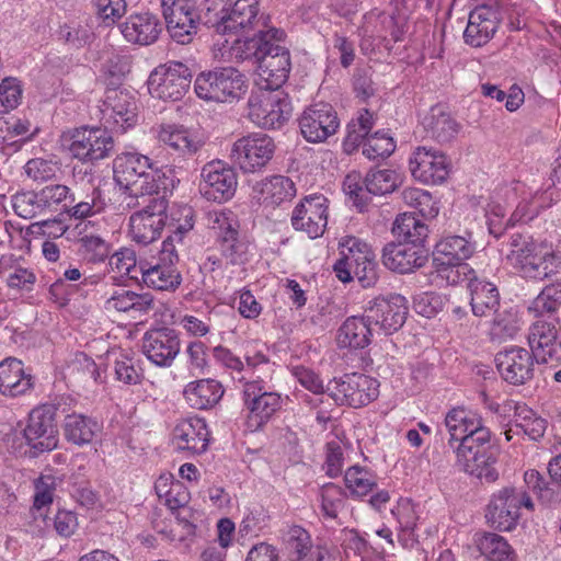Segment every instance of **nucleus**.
<instances>
[{"label": "nucleus", "mask_w": 561, "mask_h": 561, "mask_svg": "<svg viewBox=\"0 0 561 561\" xmlns=\"http://www.w3.org/2000/svg\"><path fill=\"white\" fill-rule=\"evenodd\" d=\"M366 312L360 317H348L337 330L336 341L340 347L362 350L371 342L376 332L371 321H366Z\"/></svg>", "instance_id": "38"}, {"label": "nucleus", "mask_w": 561, "mask_h": 561, "mask_svg": "<svg viewBox=\"0 0 561 561\" xmlns=\"http://www.w3.org/2000/svg\"><path fill=\"white\" fill-rule=\"evenodd\" d=\"M22 87L18 79L8 77L0 83V106L2 112L8 113L15 108L21 101Z\"/></svg>", "instance_id": "64"}, {"label": "nucleus", "mask_w": 561, "mask_h": 561, "mask_svg": "<svg viewBox=\"0 0 561 561\" xmlns=\"http://www.w3.org/2000/svg\"><path fill=\"white\" fill-rule=\"evenodd\" d=\"M199 99L215 102H233L247 91L244 76L232 67L202 72L194 82Z\"/></svg>", "instance_id": "8"}, {"label": "nucleus", "mask_w": 561, "mask_h": 561, "mask_svg": "<svg viewBox=\"0 0 561 561\" xmlns=\"http://www.w3.org/2000/svg\"><path fill=\"white\" fill-rule=\"evenodd\" d=\"M98 431V422L87 415L72 413L65 417L64 434L72 444L78 446L90 444Z\"/></svg>", "instance_id": "45"}, {"label": "nucleus", "mask_w": 561, "mask_h": 561, "mask_svg": "<svg viewBox=\"0 0 561 561\" xmlns=\"http://www.w3.org/2000/svg\"><path fill=\"white\" fill-rule=\"evenodd\" d=\"M469 274L473 275L467 284L472 313L476 317H490L501 307L499 289L493 283L477 277L474 271L469 270Z\"/></svg>", "instance_id": "35"}, {"label": "nucleus", "mask_w": 561, "mask_h": 561, "mask_svg": "<svg viewBox=\"0 0 561 561\" xmlns=\"http://www.w3.org/2000/svg\"><path fill=\"white\" fill-rule=\"evenodd\" d=\"M501 23V13L491 5L474 8L468 18L463 32V41L471 47H481L489 43L496 33Z\"/></svg>", "instance_id": "27"}, {"label": "nucleus", "mask_w": 561, "mask_h": 561, "mask_svg": "<svg viewBox=\"0 0 561 561\" xmlns=\"http://www.w3.org/2000/svg\"><path fill=\"white\" fill-rule=\"evenodd\" d=\"M260 0H237L230 9L226 23L221 27V34L250 31L267 26L268 18L259 15Z\"/></svg>", "instance_id": "34"}, {"label": "nucleus", "mask_w": 561, "mask_h": 561, "mask_svg": "<svg viewBox=\"0 0 561 561\" xmlns=\"http://www.w3.org/2000/svg\"><path fill=\"white\" fill-rule=\"evenodd\" d=\"M477 547L486 561H515V552L505 538L485 533L477 540Z\"/></svg>", "instance_id": "47"}, {"label": "nucleus", "mask_w": 561, "mask_h": 561, "mask_svg": "<svg viewBox=\"0 0 561 561\" xmlns=\"http://www.w3.org/2000/svg\"><path fill=\"white\" fill-rule=\"evenodd\" d=\"M401 183V175L391 169H371L365 178L366 190L374 195L392 193Z\"/></svg>", "instance_id": "51"}, {"label": "nucleus", "mask_w": 561, "mask_h": 561, "mask_svg": "<svg viewBox=\"0 0 561 561\" xmlns=\"http://www.w3.org/2000/svg\"><path fill=\"white\" fill-rule=\"evenodd\" d=\"M75 197L76 201L73 203L70 199L62 202V206L71 218L84 219L100 214L105 208V202L102 199L101 192L98 188H93L82 201H79L76 194Z\"/></svg>", "instance_id": "52"}, {"label": "nucleus", "mask_w": 561, "mask_h": 561, "mask_svg": "<svg viewBox=\"0 0 561 561\" xmlns=\"http://www.w3.org/2000/svg\"><path fill=\"white\" fill-rule=\"evenodd\" d=\"M232 0H204L203 2V18L205 24L214 27L217 33H221V27L226 24L231 9Z\"/></svg>", "instance_id": "61"}, {"label": "nucleus", "mask_w": 561, "mask_h": 561, "mask_svg": "<svg viewBox=\"0 0 561 561\" xmlns=\"http://www.w3.org/2000/svg\"><path fill=\"white\" fill-rule=\"evenodd\" d=\"M157 138L170 156L181 160L194 157L204 145L195 133L183 125L176 124L160 125L157 130Z\"/></svg>", "instance_id": "26"}, {"label": "nucleus", "mask_w": 561, "mask_h": 561, "mask_svg": "<svg viewBox=\"0 0 561 561\" xmlns=\"http://www.w3.org/2000/svg\"><path fill=\"white\" fill-rule=\"evenodd\" d=\"M476 251V244L471 240V234L447 236L442 238L435 245L434 262L436 265L457 266V273L468 270L467 264H461L468 260Z\"/></svg>", "instance_id": "32"}, {"label": "nucleus", "mask_w": 561, "mask_h": 561, "mask_svg": "<svg viewBox=\"0 0 561 561\" xmlns=\"http://www.w3.org/2000/svg\"><path fill=\"white\" fill-rule=\"evenodd\" d=\"M58 481L59 479L50 473L41 474L34 481V503L31 508L34 518L42 517L45 522L46 516L44 510L53 503Z\"/></svg>", "instance_id": "50"}, {"label": "nucleus", "mask_w": 561, "mask_h": 561, "mask_svg": "<svg viewBox=\"0 0 561 561\" xmlns=\"http://www.w3.org/2000/svg\"><path fill=\"white\" fill-rule=\"evenodd\" d=\"M422 124L428 136L438 142L451 140L459 130L456 121L438 105L431 107Z\"/></svg>", "instance_id": "43"}, {"label": "nucleus", "mask_w": 561, "mask_h": 561, "mask_svg": "<svg viewBox=\"0 0 561 561\" xmlns=\"http://www.w3.org/2000/svg\"><path fill=\"white\" fill-rule=\"evenodd\" d=\"M340 247L342 249L341 259L334 263L333 271L341 282L348 283L353 279L352 272L374 256L375 253L365 241L356 237L343 238Z\"/></svg>", "instance_id": "31"}, {"label": "nucleus", "mask_w": 561, "mask_h": 561, "mask_svg": "<svg viewBox=\"0 0 561 561\" xmlns=\"http://www.w3.org/2000/svg\"><path fill=\"white\" fill-rule=\"evenodd\" d=\"M329 199L322 194L305 196L293 210L291 225L310 238L321 237L328 225Z\"/></svg>", "instance_id": "18"}, {"label": "nucleus", "mask_w": 561, "mask_h": 561, "mask_svg": "<svg viewBox=\"0 0 561 561\" xmlns=\"http://www.w3.org/2000/svg\"><path fill=\"white\" fill-rule=\"evenodd\" d=\"M248 106L251 122L266 129L282 127L291 114V105L284 91L261 85L251 93Z\"/></svg>", "instance_id": "7"}, {"label": "nucleus", "mask_w": 561, "mask_h": 561, "mask_svg": "<svg viewBox=\"0 0 561 561\" xmlns=\"http://www.w3.org/2000/svg\"><path fill=\"white\" fill-rule=\"evenodd\" d=\"M444 425L449 435L448 446L453 450L456 448L455 444H463L477 433L490 431L483 426L480 416L463 407L450 409L445 416Z\"/></svg>", "instance_id": "30"}, {"label": "nucleus", "mask_w": 561, "mask_h": 561, "mask_svg": "<svg viewBox=\"0 0 561 561\" xmlns=\"http://www.w3.org/2000/svg\"><path fill=\"white\" fill-rule=\"evenodd\" d=\"M140 210L129 217V236L139 245L157 241L167 224L168 201L164 196L147 198Z\"/></svg>", "instance_id": "11"}, {"label": "nucleus", "mask_w": 561, "mask_h": 561, "mask_svg": "<svg viewBox=\"0 0 561 561\" xmlns=\"http://www.w3.org/2000/svg\"><path fill=\"white\" fill-rule=\"evenodd\" d=\"M327 392L339 405L358 409L378 398L379 382L364 374H346L331 380L327 386Z\"/></svg>", "instance_id": "10"}, {"label": "nucleus", "mask_w": 561, "mask_h": 561, "mask_svg": "<svg viewBox=\"0 0 561 561\" xmlns=\"http://www.w3.org/2000/svg\"><path fill=\"white\" fill-rule=\"evenodd\" d=\"M522 507L534 510V503L528 493L515 486H505L492 494L485 517L492 527L501 531H510L517 525Z\"/></svg>", "instance_id": "9"}, {"label": "nucleus", "mask_w": 561, "mask_h": 561, "mask_svg": "<svg viewBox=\"0 0 561 561\" xmlns=\"http://www.w3.org/2000/svg\"><path fill=\"white\" fill-rule=\"evenodd\" d=\"M3 131L5 139L3 142L8 145L24 144L32 139L34 133H30L31 123L27 119L11 118L5 121L3 118Z\"/></svg>", "instance_id": "63"}, {"label": "nucleus", "mask_w": 561, "mask_h": 561, "mask_svg": "<svg viewBox=\"0 0 561 561\" xmlns=\"http://www.w3.org/2000/svg\"><path fill=\"white\" fill-rule=\"evenodd\" d=\"M284 546L289 561H305L316 548L310 534L300 526H291L286 531Z\"/></svg>", "instance_id": "46"}, {"label": "nucleus", "mask_w": 561, "mask_h": 561, "mask_svg": "<svg viewBox=\"0 0 561 561\" xmlns=\"http://www.w3.org/2000/svg\"><path fill=\"white\" fill-rule=\"evenodd\" d=\"M172 436L176 449L192 454L206 451L209 443L207 425L199 417L181 420L173 428Z\"/></svg>", "instance_id": "33"}, {"label": "nucleus", "mask_w": 561, "mask_h": 561, "mask_svg": "<svg viewBox=\"0 0 561 561\" xmlns=\"http://www.w3.org/2000/svg\"><path fill=\"white\" fill-rule=\"evenodd\" d=\"M528 344L537 363H553L558 345V330L554 324L536 321L529 328Z\"/></svg>", "instance_id": "37"}, {"label": "nucleus", "mask_w": 561, "mask_h": 561, "mask_svg": "<svg viewBox=\"0 0 561 561\" xmlns=\"http://www.w3.org/2000/svg\"><path fill=\"white\" fill-rule=\"evenodd\" d=\"M141 264L137 263L136 252L130 248H123L110 256L108 265L112 272L121 277L139 282Z\"/></svg>", "instance_id": "54"}, {"label": "nucleus", "mask_w": 561, "mask_h": 561, "mask_svg": "<svg viewBox=\"0 0 561 561\" xmlns=\"http://www.w3.org/2000/svg\"><path fill=\"white\" fill-rule=\"evenodd\" d=\"M367 319L371 321L375 329L385 334L398 331L405 322L408 314V301L399 295L378 297L366 309Z\"/></svg>", "instance_id": "22"}, {"label": "nucleus", "mask_w": 561, "mask_h": 561, "mask_svg": "<svg viewBox=\"0 0 561 561\" xmlns=\"http://www.w3.org/2000/svg\"><path fill=\"white\" fill-rule=\"evenodd\" d=\"M507 263L520 277L541 282L561 271V251L545 239L528 233H512L505 254Z\"/></svg>", "instance_id": "3"}, {"label": "nucleus", "mask_w": 561, "mask_h": 561, "mask_svg": "<svg viewBox=\"0 0 561 561\" xmlns=\"http://www.w3.org/2000/svg\"><path fill=\"white\" fill-rule=\"evenodd\" d=\"M344 481L351 494L356 496L368 494L377 485L375 474L359 466L350 467L345 472Z\"/></svg>", "instance_id": "57"}, {"label": "nucleus", "mask_w": 561, "mask_h": 561, "mask_svg": "<svg viewBox=\"0 0 561 561\" xmlns=\"http://www.w3.org/2000/svg\"><path fill=\"white\" fill-rule=\"evenodd\" d=\"M55 404L45 403L34 408L23 430V437L28 447L25 455L30 458H37L58 446V428L56 424Z\"/></svg>", "instance_id": "5"}, {"label": "nucleus", "mask_w": 561, "mask_h": 561, "mask_svg": "<svg viewBox=\"0 0 561 561\" xmlns=\"http://www.w3.org/2000/svg\"><path fill=\"white\" fill-rule=\"evenodd\" d=\"M183 396L186 402L197 410H206L215 407L224 396L220 382L214 379H202L188 383Z\"/></svg>", "instance_id": "41"}, {"label": "nucleus", "mask_w": 561, "mask_h": 561, "mask_svg": "<svg viewBox=\"0 0 561 561\" xmlns=\"http://www.w3.org/2000/svg\"><path fill=\"white\" fill-rule=\"evenodd\" d=\"M524 481L529 491L535 493L543 505H552L561 501V493L553 488L537 470H527Z\"/></svg>", "instance_id": "56"}, {"label": "nucleus", "mask_w": 561, "mask_h": 561, "mask_svg": "<svg viewBox=\"0 0 561 561\" xmlns=\"http://www.w3.org/2000/svg\"><path fill=\"white\" fill-rule=\"evenodd\" d=\"M176 264L160 261V259L156 264L144 263L141 264L139 282L157 290H175L182 280Z\"/></svg>", "instance_id": "39"}, {"label": "nucleus", "mask_w": 561, "mask_h": 561, "mask_svg": "<svg viewBox=\"0 0 561 561\" xmlns=\"http://www.w3.org/2000/svg\"><path fill=\"white\" fill-rule=\"evenodd\" d=\"M58 171L57 163L53 160L34 158L24 165L25 175L34 182H46L56 176Z\"/></svg>", "instance_id": "62"}, {"label": "nucleus", "mask_w": 561, "mask_h": 561, "mask_svg": "<svg viewBox=\"0 0 561 561\" xmlns=\"http://www.w3.org/2000/svg\"><path fill=\"white\" fill-rule=\"evenodd\" d=\"M238 228V220L231 211L215 214L214 229H218L221 255L231 265L242 263L247 253V244L239 239Z\"/></svg>", "instance_id": "28"}, {"label": "nucleus", "mask_w": 561, "mask_h": 561, "mask_svg": "<svg viewBox=\"0 0 561 561\" xmlns=\"http://www.w3.org/2000/svg\"><path fill=\"white\" fill-rule=\"evenodd\" d=\"M161 7L170 36L182 45L191 43L201 19L196 1L161 0Z\"/></svg>", "instance_id": "14"}, {"label": "nucleus", "mask_w": 561, "mask_h": 561, "mask_svg": "<svg viewBox=\"0 0 561 561\" xmlns=\"http://www.w3.org/2000/svg\"><path fill=\"white\" fill-rule=\"evenodd\" d=\"M561 307V282L543 287L531 301L528 310L535 316H545L557 312Z\"/></svg>", "instance_id": "55"}, {"label": "nucleus", "mask_w": 561, "mask_h": 561, "mask_svg": "<svg viewBox=\"0 0 561 561\" xmlns=\"http://www.w3.org/2000/svg\"><path fill=\"white\" fill-rule=\"evenodd\" d=\"M192 80L188 67L180 61H170L158 66L148 79L151 96L163 101L181 100L187 92Z\"/></svg>", "instance_id": "13"}, {"label": "nucleus", "mask_w": 561, "mask_h": 561, "mask_svg": "<svg viewBox=\"0 0 561 561\" xmlns=\"http://www.w3.org/2000/svg\"><path fill=\"white\" fill-rule=\"evenodd\" d=\"M392 232L397 237L398 242L427 245L428 227L414 213L399 215L393 222Z\"/></svg>", "instance_id": "42"}, {"label": "nucleus", "mask_w": 561, "mask_h": 561, "mask_svg": "<svg viewBox=\"0 0 561 561\" xmlns=\"http://www.w3.org/2000/svg\"><path fill=\"white\" fill-rule=\"evenodd\" d=\"M409 168L414 180L424 184H440L448 178L450 163L443 152L417 147L409 159Z\"/></svg>", "instance_id": "23"}, {"label": "nucleus", "mask_w": 561, "mask_h": 561, "mask_svg": "<svg viewBox=\"0 0 561 561\" xmlns=\"http://www.w3.org/2000/svg\"><path fill=\"white\" fill-rule=\"evenodd\" d=\"M253 191L259 195L262 204L271 207L290 202L297 193L295 183L284 175L266 178L257 182Z\"/></svg>", "instance_id": "40"}, {"label": "nucleus", "mask_w": 561, "mask_h": 561, "mask_svg": "<svg viewBox=\"0 0 561 561\" xmlns=\"http://www.w3.org/2000/svg\"><path fill=\"white\" fill-rule=\"evenodd\" d=\"M275 149L272 137L264 133H252L233 142L230 158L244 173H256L268 164Z\"/></svg>", "instance_id": "12"}, {"label": "nucleus", "mask_w": 561, "mask_h": 561, "mask_svg": "<svg viewBox=\"0 0 561 561\" xmlns=\"http://www.w3.org/2000/svg\"><path fill=\"white\" fill-rule=\"evenodd\" d=\"M391 513L398 523L399 538L410 539L419 519L415 505L409 499H401Z\"/></svg>", "instance_id": "58"}, {"label": "nucleus", "mask_w": 561, "mask_h": 561, "mask_svg": "<svg viewBox=\"0 0 561 561\" xmlns=\"http://www.w3.org/2000/svg\"><path fill=\"white\" fill-rule=\"evenodd\" d=\"M76 201L75 193L66 185L50 184L39 191H22L12 196L14 213L24 219L46 217L58 210L64 201Z\"/></svg>", "instance_id": "6"}, {"label": "nucleus", "mask_w": 561, "mask_h": 561, "mask_svg": "<svg viewBox=\"0 0 561 561\" xmlns=\"http://www.w3.org/2000/svg\"><path fill=\"white\" fill-rule=\"evenodd\" d=\"M299 127L308 142L317 144L327 140L337 131L340 119L331 104L317 103L304 111L299 118Z\"/></svg>", "instance_id": "21"}, {"label": "nucleus", "mask_w": 561, "mask_h": 561, "mask_svg": "<svg viewBox=\"0 0 561 561\" xmlns=\"http://www.w3.org/2000/svg\"><path fill=\"white\" fill-rule=\"evenodd\" d=\"M363 144V154L369 160L388 158L396 149L393 139L379 131L365 138Z\"/></svg>", "instance_id": "59"}, {"label": "nucleus", "mask_w": 561, "mask_h": 561, "mask_svg": "<svg viewBox=\"0 0 561 561\" xmlns=\"http://www.w3.org/2000/svg\"><path fill=\"white\" fill-rule=\"evenodd\" d=\"M505 408L514 409L516 428L522 430L530 439L538 440L546 431V420L536 415L526 404L508 403Z\"/></svg>", "instance_id": "49"}, {"label": "nucleus", "mask_w": 561, "mask_h": 561, "mask_svg": "<svg viewBox=\"0 0 561 561\" xmlns=\"http://www.w3.org/2000/svg\"><path fill=\"white\" fill-rule=\"evenodd\" d=\"M141 351L154 366L169 368L181 351L180 334L175 329L168 327L150 329L142 335Z\"/></svg>", "instance_id": "16"}, {"label": "nucleus", "mask_w": 561, "mask_h": 561, "mask_svg": "<svg viewBox=\"0 0 561 561\" xmlns=\"http://www.w3.org/2000/svg\"><path fill=\"white\" fill-rule=\"evenodd\" d=\"M243 401L249 410L248 426L259 430L282 407V397L274 391H267L263 380L247 381L243 386Z\"/></svg>", "instance_id": "15"}, {"label": "nucleus", "mask_w": 561, "mask_h": 561, "mask_svg": "<svg viewBox=\"0 0 561 561\" xmlns=\"http://www.w3.org/2000/svg\"><path fill=\"white\" fill-rule=\"evenodd\" d=\"M201 178L199 192L208 201L222 203L232 198L236 193L237 173L222 161L206 163Z\"/></svg>", "instance_id": "19"}, {"label": "nucleus", "mask_w": 561, "mask_h": 561, "mask_svg": "<svg viewBox=\"0 0 561 561\" xmlns=\"http://www.w3.org/2000/svg\"><path fill=\"white\" fill-rule=\"evenodd\" d=\"M34 377L24 370L20 359L9 357L0 363V392L8 397L27 393L34 388Z\"/></svg>", "instance_id": "36"}, {"label": "nucleus", "mask_w": 561, "mask_h": 561, "mask_svg": "<svg viewBox=\"0 0 561 561\" xmlns=\"http://www.w3.org/2000/svg\"><path fill=\"white\" fill-rule=\"evenodd\" d=\"M100 112L105 126L116 130L125 131L137 122L136 100L126 89H107Z\"/></svg>", "instance_id": "17"}, {"label": "nucleus", "mask_w": 561, "mask_h": 561, "mask_svg": "<svg viewBox=\"0 0 561 561\" xmlns=\"http://www.w3.org/2000/svg\"><path fill=\"white\" fill-rule=\"evenodd\" d=\"M113 148L114 140L106 127H82L73 131L69 151L82 162H93L108 157Z\"/></svg>", "instance_id": "20"}, {"label": "nucleus", "mask_w": 561, "mask_h": 561, "mask_svg": "<svg viewBox=\"0 0 561 561\" xmlns=\"http://www.w3.org/2000/svg\"><path fill=\"white\" fill-rule=\"evenodd\" d=\"M491 431L479 432L473 438L456 445L454 450L456 465L462 471L488 483L499 479L496 448L491 444Z\"/></svg>", "instance_id": "4"}, {"label": "nucleus", "mask_w": 561, "mask_h": 561, "mask_svg": "<svg viewBox=\"0 0 561 561\" xmlns=\"http://www.w3.org/2000/svg\"><path fill=\"white\" fill-rule=\"evenodd\" d=\"M167 172L171 170L153 168L147 156L137 152L124 153L114 162V180L127 194L129 208L141 206L148 197L173 187V179Z\"/></svg>", "instance_id": "2"}, {"label": "nucleus", "mask_w": 561, "mask_h": 561, "mask_svg": "<svg viewBox=\"0 0 561 561\" xmlns=\"http://www.w3.org/2000/svg\"><path fill=\"white\" fill-rule=\"evenodd\" d=\"M283 30H260L239 47V57L256 65L257 85L278 89L287 81L290 71L289 50L282 45Z\"/></svg>", "instance_id": "1"}, {"label": "nucleus", "mask_w": 561, "mask_h": 561, "mask_svg": "<svg viewBox=\"0 0 561 561\" xmlns=\"http://www.w3.org/2000/svg\"><path fill=\"white\" fill-rule=\"evenodd\" d=\"M373 126V114L366 108L360 110L357 117L347 124V134L343 141L344 151L352 153L356 150L368 137Z\"/></svg>", "instance_id": "48"}, {"label": "nucleus", "mask_w": 561, "mask_h": 561, "mask_svg": "<svg viewBox=\"0 0 561 561\" xmlns=\"http://www.w3.org/2000/svg\"><path fill=\"white\" fill-rule=\"evenodd\" d=\"M194 227L192 208L184 209V222L178 224L163 240L160 250V261L179 262V252L185 245V238Z\"/></svg>", "instance_id": "44"}, {"label": "nucleus", "mask_w": 561, "mask_h": 561, "mask_svg": "<svg viewBox=\"0 0 561 561\" xmlns=\"http://www.w3.org/2000/svg\"><path fill=\"white\" fill-rule=\"evenodd\" d=\"M495 365L501 377L511 385H524L534 377L535 356L530 351L513 346L495 355Z\"/></svg>", "instance_id": "24"}, {"label": "nucleus", "mask_w": 561, "mask_h": 561, "mask_svg": "<svg viewBox=\"0 0 561 561\" xmlns=\"http://www.w3.org/2000/svg\"><path fill=\"white\" fill-rule=\"evenodd\" d=\"M491 316L493 319L490 324L489 335L492 341H505L517 333L519 329L517 316L512 309H501L500 307L497 311Z\"/></svg>", "instance_id": "53"}, {"label": "nucleus", "mask_w": 561, "mask_h": 561, "mask_svg": "<svg viewBox=\"0 0 561 561\" xmlns=\"http://www.w3.org/2000/svg\"><path fill=\"white\" fill-rule=\"evenodd\" d=\"M320 496L324 516L336 518L339 512L344 507L346 497L344 490L334 483H327L321 488Z\"/></svg>", "instance_id": "60"}, {"label": "nucleus", "mask_w": 561, "mask_h": 561, "mask_svg": "<svg viewBox=\"0 0 561 561\" xmlns=\"http://www.w3.org/2000/svg\"><path fill=\"white\" fill-rule=\"evenodd\" d=\"M119 30L128 43L148 46L158 41L163 25L157 14L146 11L130 14Z\"/></svg>", "instance_id": "29"}, {"label": "nucleus", "mask_w": 561, "mask_h": 561, "mask_svg": "<svg viewBox=\"0 0 561 561\" xmlns=\"http://www.w3.org/2000/svg\"><path fill=\"white\" fill-rule=\"evenodd\" d=\"M430 256L427 245L409 244V242H390L383 247L382 263L393 272L407 274L423 267Z\"/></svg>", "instance_id": "25"}]
</instances>
